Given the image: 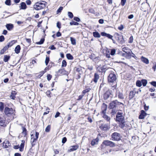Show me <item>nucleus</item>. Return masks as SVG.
Returning <instances> with one entry per match:
<instances>
[{"mask_svg": "<svg viewBox=\"0 0 156 156\" xmlns=\"http://www.w3.org/2000/svg\"><path fill=\"white\" fill-rule=\"evenodd\" d=\"M15 110H13L12 108H9L7 107H5V108L4 112L5 115L8 117L12 116L14 117L15 115Z\"/></svg>", "mask_w": 156, "mask_h": 156, "instance_id": "obj_1", "label": "nucleus"}, {"mask_svg": "<svg viewBox=\"0 0 156 156\" xmlns=\"http://www.w3.org/2000/svg\"><path fill=\"white\" fill-rule=\"evenodd\" d=\"M107 105L104 103H103L101 107V114L102 115V117L107 120V115H106V111L107 109Z\"/></svg>", "mask_w": 156, "mask_h": 156, "instance_id": "obj_2", "label": "nucleus"}, {"mask_svg": "<svg viewBox=\"0 0 156 156\" xmlns=\"http://www.w3.org/2000/svg\"><path fill=\"white\" fill-rule=\"evenodd\" d=\"M111 137L112 140L119 141L120 140V134L116 132L112 133Z\"/></svg>", "mask_w": 156, "mask_h": 156, "instance_id": "obj_3", "label": "nucleus"}, {"mask_svg": "<svg viewBox=\"0 0 156 156\" xmlns=\"http://www.w3.org/2000/svg\"><path fill=\"white\" fill-rule=\"evenodd\" d=\"M122 104V103L118 102L117 100H115L109 104V108L110 109H113L115 107L116 105H120Z\"/></svg>", "mask_w": 156, "mask_h": 156, "instance_id": "obj_4", "label": "nucleus"}, {"mask_svg": "<svg viewBox=\"0 0 156 156\" xmlns=\"http://www.w3.org/2000/svg\"><path fill=\"white\" fill-rule=\"evenodd\" d=\"M116 121L119 122L125 121L124 117L122 116V113L120 112H118L116 115Z\"/></svg>", "mask_w": 156, "mask_h": 156, "instance_id": "obj_5", "label": "nucleus"}, {"mask_svg": "<svg viewBox=\"0 0 156 156\" xmlns=\"http://www.w3.org/2000/svg\"><path fill=\"white\" fill-rule=\"evenodd\" d=\"M118 36L117 40L118 42L120 44H122L125 43V40H124L123 36L122 35H120L118 34H117Z\"/></svg>", "mask_w": 156, "mask_h": 156, "instance_id": "obj_6", "label": "nucleus"}, {"mask_svg": "<svg viewBox=\"0 0 156 156\" xmlns=\"http://www.w3.org/2000/svg\"><path fill=\"white\" fill-rule=\"evenodd\" d=\"M116 78L115 75L111 73L108 76V81L109 82L113 83L116 80Z\"/></svg>", "mask_w": 156, "mask_h": 156, "instance_id": "obj_7", "label": "nucleus"}, {"mask_svg": "<svg viewBox=\"0 0 156 156\" xmlns=\"http://www.w3.org/2000/svg\"><path fill=\"white\" fill-rule=\"evenodd\" d=\"M107 146V140H105L102 143L101 145V150L104 151L105 149L106 148Z\"/></svg>", "mask_w": 156, "mask_h": 156, "instance_id": "obj_8", "label": "nucleus"}, {"mask_svg": "<svg viewBox=\"0 0 156 156\" xmlns=\"http://www.w3.org/2000/svg\"><path fill=\"white\" fill-rule=\"evenodd\" d=\"M34 8L36 10H38L43 9V7L41 6V5H40L39 4L38 2H37L35 3L34 5Z\"/></svg>", "mask_w": 156, "mask_h": 156, "instance_id": "obj_9", "label": "nucleus"}, {"mask_svg": "<svg viewBox=\"0 0 156 156\" xmlns=\"http://www.w3.org/2000/svg\"><path fill=\"white\" fill-rule=\"evenodd\" d=\"M146 113L143 110H142L141 111V113L139 116V119H144L145 116L146 115Z\"/></svg>", "mask_w": 156, "mask_h": 156, "instance_id": "obj_10", "label": "nucleus"}, {"mask_svg": "<svg viewBox=\"0 0 156 156\" xmlns=\"http://www.w3.org/2000/svg\"><path fill=\"white\" fill-rule=\"evenodd\" d=\"M99 140V138L98 137H97L95 139H93L91 142V144L92 146H94L95 145L98 144Z\"/></svg>", "mask_w": 156, "mask_h": 156, "instance_id": "obj_11", "label": "nucleus"}, {"mask_svg": "<svg viewBox=\"0 0 156 156\" xmlns=\"http://www.w3.org/2000/svg\"><path fill=\"white\" fill-rule=\"evenodd\" d=\"M11 145V144L8 140H6L3 143V147L4 148H7Z\"/></svg>", "mask_w": 156, "mask_h": 156, "instance_id": "obj_12", "label": "nucleus"}, {"mask_svg": "<svg viewBox=\"0 0 156 156\" xmlns=\"http://www.w3.org/2000/svg\"><path fill=\"white\" fill-rule=\"evenodd\" d=\"M5 27L7 29L9 30H11L14 27L13 24L11 23L7 24Z\"/></svg>", "mask_w": 156, "mask_h": 156, "instance_id": "obj_13", "label": "nucleus"}, {"mask_svg": "<svg viewBox=\"0 0 156 156\" xmlns=\"http://www.w3.org/2000/svg\"><path fill=\"white\" fill-rule=\"evenodd\" d=\"M136 93V91H130L129 95V99L131 100L134 97Z\"/></svg>", "mask_w": 156, "mask_h": 156, "instance_id": "obj_14", "label": "nucleus"}, {"mask_svg": "<svg viewBox=\"0 0 156 156\" xmlns=\"http://www.w3.org/2000/svg\"><path fill=\"white\" fill-rule=\"evenodd\" d=\"M20 9L25 10L27 8V6L26 3L24 2H22L20 4Z\"/></svg>", "mask_w": 156, "mask_h": 156, "instance_id": "obj_15", "label": "nucleus"}, {"mask_svg": "<svg viewBox=\"0 0 156 156\" xmlns=\"http://www.w3.org/2000/svg\"><path fill=\"white\" fill-rule=\"evenodd\" d=\"M25 140H23L22 141V143H21L20 146V147L19 150L20 151H23V148L24 146Z\"/></svg>", "mask_w": 156, "mask_h": 156, "instance_id": "obj_16", "label": "nucleus"}, {"mask_svg": "<svg viewBox=\"0 0 156 156\" xmlns=\"http://www.w3.org/2000/svg\"><path fill=\"white\" fill-rule=\"evenodd\" d=\"M5 120H4L3 118H0V125L1 126L5 127L6 126V125L5 123Z\"/></svg>", "mask_w": 156, "mask_h": 156, "instance_id": "obj_17", "label": "nucleus"}, {"mask_svg": "<svg viewBox=\"0 0 156 156\" xmlns=\"http://www.w3.org/2000/svg\"><path fill=\"white\" fill-rule=\"evenodd\" d=\"M141 61L144 63L146 64H148L149 63V61L147 58L143 57V56H141Z\"/></svg>", "mask_w": 156, "mask_h": 156, "instance_id": "obj_18", "label": "nucleus"}, {"mask_svg": "<svg viewBox=\"0 0 156 156\" xmlns=\"http://www.w3.org/2000/svg\"><path fill=\"white\" fill-rule=\"evenodd\" d=\"M78 148V147L76 145H73L71 147V148L68 150V151L71 152L76 150Z\"/></svg>", "mask_w": 156, "mask_h": 156, "instance_id": "obj_19", "label": "nucleus"}, {"mask_svg": "<svg viewBox=\"0 0 156 156\" xmlns=\"http://www.w3.org/2000/svg\"><path fill=\"white\" fill-rule=\"evenodd\" d=\"M39 135V133L36 132H35V136L36 138H34V135L33 134H32L31 135V138L32 139H33V140H37L38 138V136Z\"/></svg>", "mask_w": 156, "mask_h": 156, "instance_id": "obj_20", "label": "nucleus"}, {"mask_svg": "<svg viewBox=\"0 0 156 156\" xmlns=\"http://www.w3.org/2000/svg\"><path fill=\"white\" fill-rule=\"evenodd\" d=\"M100 128L102 130L104 131L107 130V125L105 124H101Z\"/></svg>", "mask_w": 156, "mask_h": 156, "instance_id": "obj_21", "label": "nucleus"}, {"mask_svg": "<svg viewBox=\"0 0 156 156\" xmlns=\"http://www.w3.org/2000/svg\"><path fill=\"white\" fill-rule=\"evenodd\" d=\"M99 78V75L97 73H95L94 74V77L93 79L95 83H96L97 82Z\"/></svg>", "mask_w": 156, "mask_h": 156, "instance_id": "obj_22", "label": "nucleus"}, {"mask_svg": "<svg viewBox=\"0 0 156 156\" xmlns=\"http://www.w3.org/2000/svg\"><path fill=\"white\" fill-rule=\"evenodd\" d=\"M21 49L20 46V45H17L15 48V51L16 54H19L20 51Z\"/></svg>", "mask_w": 156, "mask_h": 156, "instance_id": "obj_23", "label": "nucleus"}, {"mask_svg": "<svg viewBox=\"0 0 156 156\" xmlns=\"http://www.w3.org/2000/svg\"><path fill=\"white\" fill-rule=\"evenodd\" d=\"M16 42V41L15 40L12 41L10 42H9L8 44L6 46L8 47V48L11 47Z\"/></svg>", "mask_w": 156, "mask_h": 156, "instance_id": "obj_24", "label": "nucleus"}, {"mask_svg": "<svg viewBox=\"0 0 156 156\" xmlns=\"http://www.w3.org/2000/svg\"><path fill=\"white\" fill-rule=\"evenodd\" d=\"M66 57L68 60H73V56L70 53L67 54Z\"/></svg>", "mask_w": 156, "mask_h": 156, "instance_id": "obj_25", "label": "nucleus"}, {"mask_svg": "<svg viewBox=\"0 0 156 156\" xmlns=\"http://www.w3.org/2000/svg\"><path fill=\"white\" fill-rule=\"evenodd\" d=\"M10 58V56L7 55L4 56L3 60L5 62H7Z\"/></svg>", "mask_w": 156, "mask_h": 156, "instance_id": "obj_26", "label": "nucleus"}, {"mask_svg": "<svg viewBox=\"0 0 156 156\" xmlns=\"http://www.w3.org/2000/svg\"><path fill=\"white\" fill-rule=\"evenodd\" d=\"M15 92L13 91L11 92V95L10 96V98H11L13 100H14L15 99V98H16L15 97Z\"/></svg>", "mask_w": 156, "mask_h": 156, "instance_id": "obj_27", "label": "nucleus"}, {"mask_svg": "<svg viewBox=\"0 0 156 156\" xmlns=\"http://www.w3.org/2000/svg\"><path fill=\"white\" fill-rule=\"evenodd\" d=\"M4 108V104L2 102H0V111L2 112Z\"/></svg>", "mask_w": 156, "mask_h": 156, "instance_id": "obj_28", "label": "nucleus"}, {"mask_svg": "<svg viewBox=\"0 0 156 156\" xmlns=\"http://www.w3.org/2000/svg\"><path fill=\"white\" fill-rule=\"evenodd\" d=\"M8 49V47H7L6 46H5L4 48L2 49L0 53L1 55L3 54L4 53V52L6 51Z\"/></svg>", "mask_w": 156, "mask_h": 156, "instance_id": "obj_29", "label": "nucleus"}, {"mask_svg": "<svg viewBox=\"0 0 156 156\" xmlns=\"http://www.w3.org/2000/svg\"><path fill=\"white\" fill-rule=\"evenodd\" d=\"M70 41L71 42V44L73 45H75L76 44V39L72 37H70Z\"/></svg>", "mask_w": 156, "mask_h": 156, "instance_id": "obj_30", "label": "nucleus"}, {"mask_svg": "<svg viewBox=\"0 0 156 156\" xmlns=\"http://www.w3.org/2000/svg\"><path fill=\"white\" fill-rule=\"evenodd\" d=\"M93 35L94 36L96 37H100V35L98 32H93Z\"/></svg>", "mask_w": 156, "mask_h": 156, "instance_id": "obj_31", "label": "nucleus"}, {"mask_svg": "<svg viewBox=\"0 0 156 156\" xmlns=\"http://www.w3.org/2000/svg\"><path fill=\"white\" fill-rule=\"evenodd\" d=\"M119 124V126L121 128H123L124 127L125 125V121L120 122Z\"/></svg>", "mask_w": 156, "mask_h": 156, "instance_id": "obj_32", "label": "nucleus"}, {"mask_svg": "<svg viewBox=\"0 0 156 156\" xmlns=\"http://www.w3.org/2000/svg\"><path fill=\"white\" fill-rule=\"evenodd\" d=\"M44 38H42L39 41L37 42L36 44H41L44 43Z\"/></svg>", "mask_w": 156, "mask_h": 156, "instance_id": "obj_33", "label": "nucleus"}, {"mask_svg": "<svg viewBox=\"0 0 156 156\" xmlns=\"http://www.w3.org/2000/svg\"><path fill=\"white\" fill-rule=\"evenodd\" d=\"M141 82L144 86H146L147 83V81L146 80L142 79L141 80Z\"/></svg>", "mask_w": 156, "mask_h": 156, "instance_id": "obj_34", "label": "nucleus"}, {"mask_svg": "<svg viewBox=\"0 0 156 156\" xmlns=\"http://www.w3.org/2000/svg\"><path fill=\"white\" fill-rule=\"evenodd\" d=\"M49 60H50V59H49V56H48L46 55L45 61V65L46 66H47L48 65V64L49 63Z\"/></svg>", "mask_w": 156, "mask_h": 156, "instance_id": "obj_35", "label": "nucleus"}, {"mask_svg": "<svg viewBox=\"0 0 156 156\" xmlns=\"http://www.w3.org/2000/svg\"><path fill=\"white\" fill-rule=\"evenodd\" d=\"M108 146L111 147H113L115 146V144L111 141L108 140Z\"/></svg>", "mask_w": 156, "mask_h": 156, "instance_id": "obj_36", "label": "nucleus"}, {"mask_svg": "<svg viewBox=\"0 0 156 156\" xmlns=\"http://www.w3.org/2000/svg\"><path fill=\"white\" fill-rule=\"evenodd\" d=\"M102 52H103L104 55H105L106 57H107V48L103 49L102 50Z\"/></svg>", "mask_w": 156, "mask_h": 156, "instance_id": "obj_37", "label": "nucleus"}, {"mask_svg": "<svg viewBox=\"0 0 156 156\" xmlns=\"http://www.w3.org/2000/svg\"><path fill=\"white\" fill-rule=\"evenodd\" d=\"M66 66L67 62H66V61L65 60H63L62 62V67H65Z\"/></svg>", "mask_w": 156, "mask_h": 156, "instance_id": "obj_38", "label": "nucleus"}, {"mask_svg": "<svg viewBox=\"0 0 156 156\" xmlns=\"http://www.w3.org/2000/svg\"><path fill=\"white\" fill-rule=\"evenodd\" d=\"M90 90V89L88 88L87 89L85 90H83L82 92V94H83L84 95V94L87 92H89Z\"/></svg>", "mask_w": 156, "mask_h": 156, "instance_id": "obj_39", "label": "nucleus"}, {"mask_svg": "<svg viewBox=\"0 0 156 156\" xmlns=\"http://www.w3.org/2000/svg\"><path fill=\"white\" fill-rule=\"evenodd\" d=\"M68 15L69 18L70 19L72 18L73 17V13L70 12H68Z\"/></svg>", "mask_w": 156, "mask_h": 156, "instance_id": "obj_40", "label": "nucleus"}, {"mask_svg": "<svg viewBox=\"0 0 156 156\" xmlns=\"http://www.w3.org/2000/svg\"><path fill=\"white\" fill-rule=\"evenodd\" d=\"M70 24L71 25H79V23L77 22L73 21L70 22Z\"/></svg>", "mask_w": 156, "mask_h": 156, "instance_id": "obj_41", "label": "nucleus"}, {"mask_svg": "<svg viewBox=\"0 0 156 156\" xmlns=\"http://www.w3.org/2000/svg\"><path fill=\"white\" fill-rule=\"evenodd\" d=\"M116 50L114 49H112L111 50V52L110 54L112 55H115V53Z\"/></svg>", "mask_w": 156, "mask_h": 156, "instance_id": "obj_42", "label": "nucleus"}, {"mask_svg": "<svg viewBox=\"0 0 156 156\" xmlns=\"http://www.w3.org/2000/svg\"><path fill=\"white\" fill-rule=\"evenodd\" d=\"M153 65L152 67V69H153L154 71H155L156 70V62H152Z\"/></svg>", "mask_w": 156, "mask_h": 156, "instance_id": "obj_43", "label": "nucleus"}, {"mask_svg": "<svg viewBox=\"0 0 156 156\" xmlns=\"http://www.w3.org/2000/svg\"><path fill=\"white\" fill-rule=\"evenodd\" d=\"M51 129V126L50 125H48L46 128L45 131L47 132H48L50 131Z\"/></svg>", "mask_w": 156, "mask_h": 156, "instance_id": "obj_44", "label": "nucleus"}, {"mask_svg": "<svg viewBox=\"0 0 156 156\" xmlns=\"http://www.w3.org/2000/svg\"><path fill=\"white\" fill-rule=\"evenodd\" d=\"M136 85L138 87H140L142 86V83L141 81L140 80H137L136 82Z\"/></svg>", "mask_w": 156, "mask_h": 156, "instance_id": "obj_45", "label": "nucleus"}, {"mask_svg": "<svg viewBox=\"0 0 156 156\" xmlns=\"http://www.w3.org/2000/svg\"><path fill=\"white\" fill-rule=\"evenodd\" d=\"M5 4L7 5H10L11 4V0H6L5 2Z\"/></svg>", "mask_w": 156, "mask_h": 156, "instance_id": "obj_46", "label": "nucleus"}, {"mask_svg": "<svg viewBox=\"0 0 156 156\" xmlns=\"http://www.w3.org/2000/svg\"><path fill=\"white\" fill-rule=\"evenodd\" d=\"M63 9V7L62 6H60V7L57 9V13L58 14L60 13L62 11V10Z\"/></svg>", "mask_w": 156, "mask_h": 156, "instance_id": "obj_47", "label": "nucleus"}, {"mask_svg": "<svg viewBox=\"0 0 156 156\" xmlns=\"http://www.w3.org/2000/svg\"><path fill=\"white\" fill-rule=\"evenodd\" d=\"M118 97L119 98L121 99H123L124 98V97L123 96V94L121 93H119L118 95Z\"/></svg>", "mask_w": 156, "mask_h": 156, "instance_id": "obj_48", "label": "nucleus"}, {"mask_svg": "<svg viewBox=\"0 0 156 156\" xmlns=\"http://www.w3.org/2000/svg\"><path fill=\"white\" fill-rule=\"evenodd\" d=\"M73 20L77 22H80V18L77 17H74Z\"/></svg>", "mask_w": 156, "mask_h": 156, "instance_id": "obj_49", "label": "nucleus"}, {"mask_svg": "<svg viewBox=\"0 0 156 156\" xmlns=\"http://www.w3.org/2000/svg\"><path fill=\"white\" fill-rule=\"evenodd\" d=\"M101 71L102 72L105 73L107 70V69L105 67V66H104L101 68Z\"/></svg>", "mask_w": 156, "mask_h": 156, "instance_id": "obj_50", "label": "nucleus"}, {"mask_svg": "<svg viewBox=\"0 0 156 156\" xmlns=\"http://www.w3.org/2000/svg\"><path fill=\"white\" fill-rule=\"evenodd\" d=\"M51 93V92H50V91L49 90H48L46 92V94L47 96L49 97H51V96L50 95V94Z\"/></svg>", "mask_w": 156, "mask_h": 156, "instance_id": "obj_51", "label": "nucleus"}, {"mask_svg": "<svg viewBox=\"0 0 156 156\" xmlns=\"http://www.w3.org/2000/svg\"><path fill=\"white\" fill-rule=\"evenodd\" d=\"M64 71H65V69H59L57 72V73H60V74H62V72Z\"/></svg>", "mask_w": 156, "mask_h": 156, "instance_id": "obj_52", "label": "nucleus"}, {"mask_svg": "<svg viewBox=\"0 0 156 156\" xmlns=\"http://www.w3.org/2000/svg\"><path fill=\"white\" fill-rule=\"evenodd\" d=\"M57 27L59 28V29H60L61 28V23L59 22H58L57 23V25H56Z\"/></svg>", "mask_w": 156, "mask_h": 156, "instance_id": "obj_53", "label": "nucleus"}, {"mask_svg": "<svg viewBox=\"0 0 156 156\" xmlns=\"http://www.w3.org/2000/svg\"><path fill=\"white\" fill-rule=\"evenodd\" d=\"M67 141V138L66 137H64L62 138V143L64 144H65Z\"/></svg>", "mask_w": 156, "mask_h": 156, "instance_id": "obj_54", "label": "nucleus"}, {"mask_svg": "<svg viewBox=\"0 0 156 156\" xmlns=\"http://www.w3.org/2000/svg\"><path fill=\"white\" fill-rule=\"evenodd\" d=\"M41 2V1L40 2H38L39 4L40 5H41V6H43V9L45 7V4Z\"/></svg>", "mask_w": 156, "mask_h": 156, "instance_id": "obj_55", "label": "nucleus"}, {"mask_svg": "<svg viewBox=\"0 0 156 156\" xmlns=\"http://www.w3.org/2000/svg\"><path fill=\"white\" fill-rule=\"evenodd\" d=\"M89 12L90 13L95 14V11L94 10V9H89Z\"/></svg>", "mask_w": 156, "mask_h": 156, "instance_id": "obj_56", "label": "nucleus"}, {"mask_svg": "<svg viewBox=\"0 0 156 156\" xmlns=\"http://www.w3.org/2000/svg\"><path fill=\"white\" fill-rule=\"evenodd\" d=\"M52 77V76L50 74H48L47 76V79L48 81H50Z\"/></svg>", "mask_w": 156, "mask_h": 156, "instance_id": "obj_57", "label": "nucleus"}, {"mask_svg": "<svg viewBox=\"0 0 156 156\" xmlns=\"http://www.w3.org/2000/svg\"><path fill=\"white\" fill-rule=\"evenodd\" d=\"M5 40V38L3 35L0 36V42H2Z\"/></svg>", "mask_w": 156, "mask_h": 156, "instance_id": "obj_58", "label": "nucleus"}, {"mask_svg": "<svg viewBox=\"0 0 156 156\" xmlns=\"http://www.w3.org/2000/svg\"><path fill=\"white\" fill-rule=\"evenodd\" d=\"M129 43H131L133 42V37L132 36H131L129 39Z\"/></svg>", "mask_w": 156, "mask_h": 156, "instance_id": "obj_59", "label": "nucleus"}, {"mask_svg": "<svg viewBox=\"0 0 156 156\" xmlns=\"http://www.w3.org/2000/svg\"><path fill=\"white\" fill-rule=\"evenodd\" d=\"M49 48L51 50H55L56 49V48L53 45L51 46L50 47H49Z\"/></svg>", "mask_w": 156, "mask_h": 156, "instance_id": "obj_60", "label": "nucleus"}, {"mask_svg": "<svg viewBox=\"0 0 156 156\" xmlns=\"http://www.w3.org/2000/svg\"><path fill=\"white\" fill-rule=\"evenodd\" d=\"M126 2V0H121V5L123 6L125 4Z\"/></svg>", "mask_w": 156, "mask_h": 156, "instance_id": "obj_61", "label": "nucleus"}, {"mask_svg": "<svg viewBox=\"0 0 156 156\" xmlns=\"http://www.w3.org/2000/svg\"><path fill=\"white\" fill-rule=\"evenodd\" d=\"M46 72V71H42L41 72H40V74L39 75H38V76H40V77H41V76H43V75L44 74V73H45Z\"/></svg>", "mask_w": 156, "mask_h": 156, "instance_id": "obj_62", "label": "nucleus"}, {"mask_svg": "<svg viewBox=\"0 0 156 156\" xmlns=\"http://www.w3.org/2000/svg\"><path fill=\"white\" fill-rule=\"evenodd\" d=\"M151 85H153V86L154 87H156V82L153 81L151 82Z\"/></svg>", "mask_w": 156, "mask_h": 156, "instance_id": "obj_63", "label": "nucleus"}, {"mask_svg": "<svg viewBox=\"0 0 156 156\" xmlns=\"http://www.w3.org/2000/svg\"><path fill=\"white\" fill-rule=\"evenodd\" d=\"M101 35L103 36H105L107 37V34L104 32H102L101 33Z\"/></svg>", "mask_w": 156, "mask_h": 156, "instance_id": "obj_64", "label": "nucleus"}]
</instances>
